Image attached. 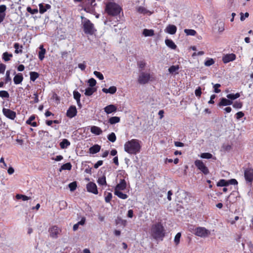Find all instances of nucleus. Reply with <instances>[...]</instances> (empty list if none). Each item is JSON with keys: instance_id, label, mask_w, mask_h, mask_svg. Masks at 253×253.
Masks as SVG:
<instances>
[{"instance_id": "f257e3e1", "label": "nucleus", "mask_w": 253, "mask_h": 253, "mask_svg": "<svg viewBox=\"0 0 253 253\" xmlns=\"http://www.w3.org/2000/svg\"><path fill=\"white\" fill-rule=\"evenodd\" d=\"M141 141L137 139H132L124 144V151L130 155H136L140 152Z\"/></svg>"}, {"instance_id": "f03ea898", "label": "nucleus", "mask_w": 253, "mask_h": 253, "mask_svg": "<svg viewBox=\"0 0 253 253\" xmlns=\"http://www.w3.org/2000/svg\"><path fill=\"white\" fill-rule=\"evenodd\" d=\"M150 234L157 241H163L165 236V230L162 224L158 222L153 224L151 227Z\"/></svg>"}, {"instance_id": "7ed1b4c3", "label": "nucleus", "mask_w": 253, "mask_h": 253, "mask_svg": "<svg viewBox=\"0 0 253 253\" xmlns=\"http://www.w3.org/2000/svg\"><path fill=\"white\" fill-rule=\"evenodd\" d=\"M127 188V184L124 178H121L114 188V194L122 199H126L128 195L123 192Z\"/></svg>"}, {"instance_id": "20e7f679", "label": "nucleus", "mask_w": 253, "mask_h": 253, "mask_svg": "<svg viewBox=\"0 0 253 253\" xmlns=\"http://www.w3.org/2000/svg\"><path fill=\"white\" fill-rule=\"evenodd\" d=\"M105 12L109 15L116 16L122 11L121 7L116 3L110 2L106 4Z\"/></svg>"}, {"instance_id": "39448f33", "label": "nucleus", "mask_w": 253, "mask_h": 253, "mask_svg": "<svg viewBox=\"0 0 253 253\" xmlns=\"http://www.w3.org/2000/svg\"><path fill=\"white\" fill-rule=\"evenodd\" d=\"M81 18L82 25H83L84 32L86 34L90 35H93L96 31L93 24L88 19L85 17L82 16Z\"/></svg>"}, {"instance_id": "423d86ee", "label": "nucleus", "mask_w": 253, "mask_h": 253, "mask_svg": "<svg viewBox=\"0 0 253 253\" xmlns=\"http://www.w3.org/2000/svg\"><path fill=\"white\" fill-rule=\"evenodd\" d=\"M152 80V77L150 74L145 72H141L137 79V82L140 84H145Z\"/></svg>"}, {"instance_id": "0eeeda50", "label": "nucleus", "mask_w": 253, "mask_h": 253, "mask_svg": "<svg viewBox=\"0 0 253 253\" xmlns=\"http://www.w3.org/2000/svg\"><path fill=\"white\" fill-rule=\"evenodd\" d=\"M194 233L201 238H206L211 235V231L205 227H198L195 229Z\"/></svg>"}, {"instance_id": "6e6552de", "label": "nucleus", "mask_w": 253, "mask_h": 253, "mask_svg": "<svg viewBox=\"0 0 253 253\" xmlns=\"http://www.w3.org/2000/svg\"><path fill=\"white\" fill-rule=\"evenodd\" d=\"M212 31L218 34H222L225 30V23L220 20H217L212 26Z\"/></svg>"}, {"instance_id": "1a4fd4ad", "label": "nucleus", "mask_w": 253, "mask_h": 253, "mask_svg": "<svg viewBox=\"0 0 253 253\" xmlns=\"http://www.w3.org/2000/svg\"><path fill=\"white\" fill-rule=\"evenodd\" d=\"M194 163L196 167L204 174H207L209 173L208 168L201 160H197Z\"/></svg>"}, {"instance_id": "9d476101", "label": "nucleus", "mask_w": 253, "mask_h": 253, "mask_svg": "<svg viewBox=\"0 0 253 253\" xmlns=\"http://www.w3.org/2000/svg\"><path fill=\"white\" fill-rule=\"evenodd\" d=\"M49 236L52 238L56 239L61 232V229L56 226H53L49 228Z\"/></svg>"}, {"instance_id": "9b49d317", "label": "nucleus", "mask_w": 253, "mask_h": 253, "mask_svg": "<svg viewBox=\"0 0 253 253\" xmlns=\"http://www.w3.org/2000/svg\"><path fill=\"white\" fill-rule=\"evenodd\" d=\"M2 113L6 118L12 120H14L16 116V113L9 109L3 108Z\"/></svg>"}, {"instance_id": "f8f14e48", "label": "nucleus", "mask_w": 253, "mask_h": 253, "mask_svg": "<svg viewBox=\"0 0 253 253\" xmlns=\"http://www.w3.org/2000/svg\"><path fill=\"white\" fill-rule=\"evenodd\" d=\"M244 176L246 181L248 182H252L253 180V169H247L244 171Z\"/></svg>"}, {"instance_id": "ddd939ff", "label": "nucleus", "mask_w": 253, "mask_h": 253, "mask_svg": "<svg viewBox=\"0 0 253 253\" xmlns=\"http://www.w3.org/2000/svg\"><path fill=\"white\" fill-rule=\"evenodd\" d=\"M87 191L94 194H98L97 186L95 183L90 182L86 185Z\"/></svg>"}, {"instance_id": "4468645a", "label": "nucleus", "mask_w": 253, "mask_h": 253, "mask_svg": "<svg viewBox=\"0 0 253 253\" xmlns=\"http://www.w3.org/2000/svg\"><path fill=\"white\" fill-rule=\"evenodd\" d=\"M77 113V111L76 107L75 106H71L68 109L66 115L68 117L70 118H72L74 117Z\"/></svg>"}, {"instance_id": "2eb2a0df", "label": "nucleus", "mask_w": 253, "mask_h": 253, "mask_svg": "<svg viewBox=\"0 0 253 253\" xmlns=\"http://www.w3.org/2000/svg\"><path fill=\"white\" fill-rule=\"evenodd\" d=\"M236 57V55L234 53L227 54L223 56L222 60L224 63H227L235 60Z\"/></svg>"}, {"instance_id": "dca6fc26", "label": "nucleus", "mask_w": 253, "mask_h": 253, "mask_svg": "<svg viewBox=\"0 0 253 253\" xmlns=\"http://www.w3.org/2000/svg\"><path fill=\"white\" fill-rule=\"evenodd\" d=\"M137 11L143 15H150L153 12L148 10L146 7L143 6H139L136 8Z\"/></svg>"}, {"instance_id": "f3484780", "label": "nucleus", "mask_w": 253, "mask_h": 253, "mask_svg": "<svg viewBox=\"0 0 253 253\" xmlns=\"http://www.w3.org/2000/svg\"><path fill=\"white\" fill-rule=\"evenodd\" d=\"M233 104V101L230 100L229 99L222 98L220 99V101L219 102L218 106L220 107L222 106H226L232 105Z\"/></svg>"}, {"instance_id": "a211bd4d", "label": "nucleus", "mask_w": 253, "mask_h": 253, "mask_svg": "<svg viewBox=\"0 0 253 253\" xmlns=\"http://www.w3.org/2000/svg\"><path fill=\"white\" fill-rule=\"evenodd\" d=\"M104 110L106 114H109L112 113L116 112L117 107L115 106L114 105L111 104L106 106L104 108Z\"/></svg>"}, {"instance_id": "6ab92c4d", "label": "nucleus", "mask_w": 253, "mask_h": 253, "mask_svg": "<svg viewBox=\"0 0 253 253\" xmlns=\"http://www.w3.org/2000/svg\"><path fill=\"white\" fill-rule=\"evenodd\" d=\"M177 30L176 27L174 25H169L165 30V32L171 35L174 34Z\"/></svg>"}, {"instance_id": "aec40b11", "label": "nucleus", "mask_w": 253, "mask_h": 253, "mask_svg": "<svg viewBox=\"0 0 253 253\" xmlns=\"http://www.w3.org/2000/svg\"><path fill=\"white\" fill-rule=\"evenodd\" d=\"M85 222V217H82L81 220L79 221L76 224H74L73 227V230L74 231H77L80 226H83L84 225Z\"/></svg>"}, {"instance_id": "412c9836", "label": "nucleus", "mask_w": 253, "mask_h": 253, "mask_svg": "<svg viewBox=\"0 0 253 253\" xmlns=\"http://www.w3.org/2000/svg\"><path fill=\"white\" fill-rule=\"evenodd\" d=\"M51 7L50 5L48 4H46L44 5L42 3H40L39 4V11L40 13H43L45 12L47 9H50Z\"/></svg>"}, {"instance_id": "4be33fe9", "label": "nucleus", "mask_w": 253, "mask_h": 253, "mask_svg": "<svg viewBox=\"0 0 253 253\" xmlns=\"http://www.w3.org/2000/svg\"><path fill=\"white\" fill-rule=\"evenodd\" d=\"M102 90L105 93H110L113 94L116 92L117 88L115 86H112L109 88H103Z\"/></svg>"}, {"instance_id": "5701e85b", "label": "nucleus", "mask_w": 253, "mask_h": 253, "mask_svg": "<svg viewBox=\"0 0 253 253\" xmlns=\"http://www.w3.org/2000/svg\"><path fill=\"white\" fill-rule=\"evenodd\" d=\"M23 80V76L21 74H18L15 76L13 78V81L15 84H20Z\"/></svg>"}, {"instance_id": "b1692460", "label": "nucleus", "mask_w": 253, "mask_h": 253, "mask_svg": "<svg viewBox=\"0 0 253 253\" xmlns=\"http://www.w3.org/2000/svg\"><path fill=\"white\" fill-rule=\"evenodd\" d=\"M90 131L95 135H99L102 132V131L100 127L95 126L91 127Z\"/></svg>"}, {"instance_id": "393cba45", "label": "nucleus", "mask_w": 253, "mask_h": 253, "mask_svg": "<svg viewBox=\"0 0 253 253\" xmlns=\"http://www.w3.org/2000/svg\"><path fill=\"white\" fill-rule=\"evenodd\" d=\"M142 34L145 37H152L154 35V31L152 29H145L143 31Z\"/></svg>"}, {"instance_id": "a878e982", "label": "nucleus", "mask_w": 253, "mask_h": 253, "mask_svg": "<svg viewBox=\"0 0 253 253\" xmlns=\"http://www.w3.org/2000/svg\"><path fill=\"white\" fill-rule=\"evenodd\" d=\"M166 44L169 48L172 49H175L176 48V45L174 42L170 39H166L165 40Z\"/></svg>"}, {"instance_id": "bb28decb", "label": "nucleus", "mask_w": 253, "mask_h": 253, "mask_svg": "<svg viewBox=\"0 0 253 253\" xmlns=\"http://www.w3.org/2000/svg\"><path fill=\"white\" fill-rule=\"evenodd\" d=\"M100 146L98 145H94L89 148V153L92 154H96L100 150Z\"/></svg>"}, {"instance_id": "cd10ccee", "label": "nucleus", "mask_w": 253, "mask_h": 253, "mask_svg": "<svg viewBox=\"0 0 253 253\" xmlns=\"http://www.w3.org/2000/svg\"><path fill=\"white\" fill-rule=\"evenodd\" d=\"M179 67L178 65H173L170 66L169 68V72L171 74H178V70H179Z\"/></svg>"}, {"instance_id": "c85d7f7f", "label": "nucleus", "mask_w": 253, "mask_h": 253, "mask_svg": "<svg viewBox=\"0 0 253 253\" xmlns=\"http://www.w3.org/2000/svg\"><path fill=\"white\" fill-rule=\"evenodd\" d=\"M96 91L95 87H88L85 90L84 94L86 96H90Z\"/></svg>"}, {"instance_id": "c756f323", "label": "nucleus", "mask_w": 253, "mask_h": 253, "mask_svg": "<svg viewBox=\"0 0 253 253\" xmlns=\"http://www.w3.org/2000/svg\"><path fill=\"white\" fill-rule=\"evenodd\" d=\"M40 51L39 53V58L41 60H42L44 57V54L45 53V49L43 48L42 45L40 46Z\"/></svg>"}, {"instance_id": "7c9ffc66", "label": "nucleus", "mask_w": 253, "mask_h": 253, "mask_svg": "<svg viewBox=\"0 0 253 253\" xmlns=\"http://www.w3.org/2000/svg\"><path fill=\"white\" fill-rule=\"evenodd\" d=\"M70 145V142L67 139H63L60 143V147L62 149L67 148Z\"/></svg>"}, {"instance_id": "2f4dec72", "label": "nucleus", "mask_w": 253, "mask_h": 253, "mask_svg": "<svg viewBox=\"0 0 253 253\" xmlns=\"http://www.w3.org/2000/svg\"><path fill=\"white\" fill-rule=\"evenodd\" d=\"M240 96V94L239 93H236L235 94L230 93L227 94L226 96L227 98L231 101L238 98Z\"/></svg>"}, {"instance_id": "473e14b6", "label": "nucleus", "mask_w": 253, "mask_h": 253, "mask_svg": "<svg viewBox=\"0 0 253 253\" xmlns=\"http://www.w3.org/2000/svg\"><path fill=\"white\" fill-rule=\"evenodd\" d=\"M120 121V118L119 117H112L109 119V123L111 124H115L119 123Z\"/></svg>"}, {"instance_id": "72a5a7b5", "label": "nucleus", "mask_w": 253, "mask_h": 253, "mask_svg": "<svg viewBox=\"0 0 253 253\" xmlns=\"http://www.w3.org/2000/svg\"><path fill=\"white\" fill-rule=\"evenodd\" d=\"M72 168V165L70 163H67L63 165L60 168L59 170L61 171L62 170H70Z\"/></svg>"}, {"instance_id": "f704fd0d", "label": "nucleus", "mask_w": 253, "mask_h": 253, "mask_svg": "<svg viewBox=\"0 0 253 253\" xmlns=\"http://www.w3.org/2000/svg\"><path fill=\"white\" fill-rule=\"evenodd\" d=\"M14 47L15 49V52L17 54L22 52V46H20L18 43H15Z\"/></svg>"}, {"instance_id": "c9c22d12", "label": "nucleus", "mask_w": 253, "mask_h": 253, "mask_svg": "<svg viewBox=\"0 0 253 253\" xmlns=\"http://www.w3.org/2000/svg\"><path fill=\"white\" fill-rule=\"evenodd\" d=\"M12 57V54L10 53H8L7 52H5L2 54V59L5 61H8L10 60V58Z\"/></svg>"}, {"instance_id": "e433bc0d", "label": "nucleus", "mask_w": 253, "mask_h": 253, "mask_svg": "<svg viewBox=\"0 0 253 253\" xmlns=\"http://www.w3.org/2000/svg\"><path fill=\"white\" fill-rule=\"evenodd\" d=\"M97 183L100 185H106V180L105 176H102V177H99L97 180Z\"/></svg>"}, {"instance_id": "4c0bfd02", "label": "nucleus", "mask_w": 253, "mask_h": 253, "mask_svg": "<svg viewBox=\"0 0 253 253\" xmlns=\"http://www.w3.org/2000/svg\"><path fill=\"white\" fill-rule=\"evenodd\" d=\"M73 95L74 98L77 100L78 104L79 105L80 104V93L78 91H74L73 92Z\"/></svg>"}, {"instance_id": "58836bf2", "label": "nucleus", "mask_w": 253, "mask_h": 253, "mask_svg": "<svg viewBox=\"0 0 253 253\" xmlns=\"http://www.w3.org/2000/svg\"><path fill=\"white\" fill-rule=\"evenodd\" d=\"M30 80L32 81H35L39 76L38 73L35 72H31L30 73Z\"/></svg>"}, {"instance_id": "ea45409f", "label": "nucleus", "mask_w": 253, "mask_h": 253, "mask_svg": "<svg viewBox=\"0 0 253 253\" xmlns=\"http://www.w3.org/2000/svg\"><path fill=\"white\" fill-rule=\"evenodd\" d=\"M16 198L17 199H22L24 201H28L31 199V198L29 197L21 194H17L16 195Z\"/></svg>"}, {"instance_id": "a19ab883", "label": "nucleus", "mask_w": 253, "mask_h": 253, "mask_svg": "<svg viewBox=\"0 0 253 253\" xmlns=\"http://www.w3.org/2000/svg\"><path fill=\"white\" fill-rule=\"evenodd\" d=\"M214 63V60L212 58H208L206 60L204 64L206 66L209 67Z\"/></svg>"}, {"instance_id": "79ce46f5", "label": "nucleus", "mask_w": 253, "mask_h": 253, "mask_svg": "<svg viewBox=\"0 0 253 253\" xmlns=\"http://www.w3.org/2000/svg\"><path fill=\"white\" fill-rule=\"evenodd\" d=\"M200 157L202 159H209L212 158V155L210 153H203L201 154Z\"/></svg>"}, {"instance_id": "37998d69", "label": "nucleus", "mask_w": 253, "mask_h": 253, "mask_svg": "<svg viewBox=\"0 0 253 253\" xmlns=\"http://www.w3.org/2000/svg\"><path fill=\"white\" fill-rule=\"evenodd\" d=\"M87 83L89 84V87H95L94 86H95V85L96 84V81L94 79L91 78L88 80Z\"/></svg>"}, {"instance_id": "c03bdc74", "label": "nucleus", "mask_w": 253, "mask_h": 253, "mask_svg": "<svg viewBox=\"0 0 253 253\" xmlns=\"http://www.w3.org/2000/svg\"><path fill=\"white\" fill-rule=\"evenodd\" d=\"M217 186H228L227 180L225 179L220 180L217 183Z\"/></svg>"}, {"instance_id": "a18cd8bd", "label": "nucleus", "mask_w": 253, "mask_h": 253, "mask_svg": "<svg viewBox=\"0 0 253 253\" xmlns=\"http://www.w3.org/2000/svg\"><path fill=\"white\" fill-rule=\"evenodd\" d=\"M184 33L187 35L195 36L196 34V32L194 30L192 29H185Z\"/></svg>"}, {"instance_id": "49530a36", "label": "nucleus", "mask_w": 253, "mask_h": 253, "mask_svg": "<svg viewBox=\"0 0 253 253\" xmlns=\"http://www.w3.org/2000/svg\"><path fill=\"white\" fill-rule=\"evenodd\" d=\"M233 107L236 109H241L243 106V104L240 101H236L235 102H233Z\"/></svg>"}, {"instance_id": "de8ad7c7", "label": "nucleus", "mask_w": 253, "mask_h": 253, "mask_svg": "<svg viewBox=\"0 0 253 253\" xmlns=\"http://www.w3.org/2000/svg\"><path fill=\"white\" fill-rule=\"evenodd\" d=\"M108 139L111 142H114L116 140V136L114 132H112L108 136Z\"/></svg>"}, {"instance_id": "09e8293b", "label": "nucleus", "mask_w": 253, "mask_h": 253, "mask_svg": "<svg viewBox=\"0 0 253 253\" xmlns=\"http://www.w3.org/2000/svg\"><path fill=\"white\" fill-rule=\"evenodd\" d=\"M180 237L181 233L179 232L177 233L175 235L174 239V242L176 245H177L179 243Z\"/></svg>"}, {"instance_id": "8fccbe9b", "label": "nucleus", "mask_w": 253, "mask_h": 253, "mask_svg": "<svg viewBox=\"0 0 253 253\" xmlns=\"http://www.w3.org/2000/svg\"><path fill=\"white\" fill-rule=\"evenodd\" d=\"M249 16V14L248 12H246L245 13L241 12L240 13V20L241 21H244L246 18H248Z\"/></svg>"}, {"instance_id": "3c124183", "label": "nucleus", "mask_w": 253, "mask_h": 253, "mask_svg": "<svg viewBox=\"0 0 253 253\" xmlns=\"http://www.w3.org/2000/svg\"><path fill=\"white\" fill-rule=\"evenodd\" d=\"M69 187L71 191H74L77 188L76 182H73L69 184Z\"/></svg>"}, {"instance_id": "603ef678", "label": "nucleus", "mask_w": 253, "mask_h": 253, "mask_svg": "<svg viewBox=\"0 0 253 253\" xmlns=\"http://www.w3.org/2000/svg\"><path fill=\"white\" fill-rule=\"evenodd\" d=\"M112 198V194L111 193H107L106 194L105 197V200L106 203H109L110 202Z\"/></svg>"}, {"instance_id": "864d4df0", "label": "nucleus", "mask_w": 253, "mask_h": 253, "mask_svg": "<svg viewBox=\"0 0 253 253\" xmlns=\"http://www.w3.org/2000/svg\"><path fill=\"white\" fill-rule=\"evenodd\" d=\"M94 75L98 78L99 79L102 80L104 79L103 75L102 73L98 71H94L93 72Z\"/></svg>"}, {"instance_id": "5fc2aeb1", "label": "nucleus", "mask_w": 253, "mask_h": 253, "mask_svg": "<svg viewBox=\"0 0 253 253\" xmlns=\"http://www.w3.org/2000/svg\"><path fill=\"white\" fill-rule=\"evenodd\" d=\"M0 96L2 98H8L9 97V94L6 91L1 90L0 91Z\"/></svg>"}, {"instance_id": "6e6d98bb", "label": "nucleus", "mask_w": 253, "mask_h": 253, "mask_svg": "<svg viewBox=\"0 0 253 253\" xmlns=\"http://www.w3.org/2000/svg\"><path fill=\"white\" fill-rule=\"evenodd\" d=\"M239 219V216H236L234 219L230 218L227 220L228 223L231 225H233L235 223L236 221Z\"/></svg>"}, {"instance_id": "4d7b16f0", "label": "nucleus", "mask_w": 253, "mask_h": 253, "mask_svg": "<svg viewBox=\"0 0 253 253\" xmlns=\"http://www.w3.org/2000/svg\"><path fill=\"white\" fill-rule=\"evenodd\" d=\"M27 10L28 12H30L32 14H36L38 12V9H32L30 7H28L27 8Z\"/></svg>"}, {"instance_id": "13d9d810", "label": "nucleus", "mask_w": 253, "mask_h": 253, "mask_svg": "<svg viewBox=\"0 0 253 253\" xmlns=\"http://www.w3.org/2000/svg\"><path fill=\"white\" fill-rule=\"evenodd\" d=\"M10 70H7L6 72V78H5V83H7L11 81V78L10 77Z\"/></svg>"}, {"instance_id": "bf43d9fd", "label": "nucleus", "mask_w": 253, "mask_h": 253, "mask_svg": "<svg viewBox=\"0 0 253 253\" xmlns=\"http://www.w3.org/2000/svg\"><path fill=\"white\" fill-rule=\"evenodd\" d=\"M86 67L85 62H84L83 63H79L78 64V67L82 70L84 71Z\"/></svg>"}, {"instance_id": "052dcab7", "label": "nucleus", "mask_w": 253, "mask_h": 253, "mask_svg": "<svg viewBox=\"0 0 253 253\" xmlns=\"http://www.w3.org/2000/svg\"><path fill=\"white\" fill-rule=\"evenodd\" d=\"M221 85L219 84H216L213 85L214 91L215 93H219L220 92V90L218 89L220 87Z\"/></svg>"}, {"instance_id": "680f3d73", "label": "nucleus", "mask_w": 253, "mask_h": 253, "mask_svg": "<svg viewBox=\"0 0 253 253\" xmlns=\"http://www.w3.org/2000/svg\"><path fill=\"white\" fill-rule=\"evenodd\" d=\"M228 185L229 184L231 185H237L238 181L235 179H231L229 180H227Z\"/></svg>"}, {"instance_id": "e2e57ef3", "label": "nucleus", "mask_w": 253, "mask_h": 253, "mask_svg": "<svg viewBox=\"0 0 253 253\" xmlns=\"http://www.w3.org/2000/svg\"><path fill=\"white\" fill-rule=\"evenodd\" d=\"M195 93L196 96L200 97L202 94L201 88L199 87L195 90Z\"/></svg>"}, {"instance_id": "0e129e2a", "label": "nucleus", "mask_w": 253, "mask_h": 253, "mask_svg": "<svg viewBox=\"0 0 253 253\" xmlns=\"http://www.w3.org/2000/svg\"><path fill=\"white\" fill-rule=\"evenodd\" d=\"M244 116V113L243 112H238L236 114V118L237 120H239Z\"/></svg>"}, {"instance_id": "69168bd1", "label": "nucleus", "mask_w": 253, "mask_h": 253, "mask_svg": "<svg viewBox=\"0 0 253 253\" xmlns=\"http://www.w3.org/2000/svg\"><path fill=\"white\" fill-rule=\"evenodd\" d=\"M223 148L225 151H229L232 149V146L230 144H225L223 146Z\"/></svg>"}, {"instance_id": "338daca9", "label": "nucleus", "mask_w": 253, "mask_h": 253, "mask_svg": "<svg viewBox=\"0 0 253 253\" xmlns=\"http://www.w3.org/2000/svg\"><path fill=\"white\" fill-rule=\"evenodd\" d=\"M6 69V66L3 64H0V73H4Z\"/></svg>"}, {"instance_id": "774afa93", "label": "nucleus", "mask_w": 253, "mask_h": 253, "mask_svg": "<svg viewBox=\"0 0 253 253\" xmlns=\"http://www.w3.org/2000/svg\"><path fill=\"white\" fill-rule=\"evenodd\" d=\"M35 119V117L34 116H31L28 120L26 121V124L30 125L32 122Z\"/></svg>"}]
</instances>
